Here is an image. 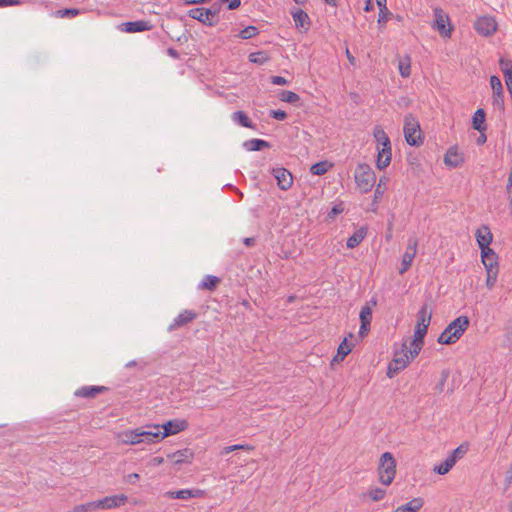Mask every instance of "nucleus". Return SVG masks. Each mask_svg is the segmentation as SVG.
<instances>
[{"label": "nucleus", "instance_id": "6", "mask_svg": "<svg viewBox=\"0 0 512 512\" xmlns=\"http://www.w3.org/2000/svg\"><path fill=\"white\" fill-rule=\"evenodd\" d=\"M151 428L153 429L154 433L157 434V436H154L155 442H159L165 437L175 435L186 430L188 428V422L185 419H175L170 420L163 425H153Z\"/></svg>", "mask_w": 512, "mask_h": 512}, {"label": "nucleus", "instance_id": "54", "mask_svg": "<svg viewBox=\"0 0 512 512\" xmlns=\"http://www.w3.org/2000/svg\"><path fill=\"white\" fill-rule=\"evenodd\" d=\"M270 116L276 120L283 121L287 118V113L283 110H271Z\"/></svg>", "mask_w": 512, "mask_h": 512}, {"label": "nucleus", "instance_id": "24", "mask_svg": "<svg viewBox=\"0 0 512 512\" xmlns=\"http://www.w3.org/2000/svg\"><path fill=\"white\" fill-rule=\"evenodd\" d=\"M123 25L125 26L124 31L128 33L143 32L152 28V24L144 20L126 22Z\"/></svg>", "mask_w": 512, "mask_h": 512}, {"label": "nucleus", "instance_id": "46", "mask_svg": "<svg viewBox=\"0 0 512 512\" xmlns=\"http://www.w3.org/2000/svg\"><path fill=\"white\" fill-rule=\"evenodd\" d=\"M80 14V10L76 8L61 9L56 12V16L60 18L69 17L73 18Z\"/></svg>", "mask_w": 512, "mask_h": 512}, {"label": "nucleus", "instance_id": "18", "mask_svg": "<svg viewBox=\"0 0 512 512\" xmlns=\"http://www.w3.org/2000/svg\"><path fill=\"white\" fill-rule=\"evenodd\" d=\"M197 318V313L193 310H184L177 317L174 318L169 325L168 330L174 331L182 326H185Z\"/></svg>", "mask_w": 512, "mask_h": 512}, {"label": "nucleus", "instance_id": "35", "mask_svg": "<svg viewBox=\"0 0 512 512\" xmlns=\"http://www.w3.org/2000/svg\"><path fill=\"white\" fill-rule=\"evenodd\" d=\"M423 345H424V339L418 338V336L414 335V338L410 342V347H409V349H407V351L411 355V357L415 358L418 356V354L422 350Z\"/></svg>", "mask_w": 512, "mask_h": 512}, {"label": "nucleus", "instance_id": "4", "mask_svg": "<svg viewBox=\"0 0 512 512\" xmlns=\"http://www.w3.org/2000/svg\"><path fill=\"white\" fill-rule=\"evenodd\" d=\"M354 180L362 193H368L375 185L376 175L370 165L360 163L355 169Z\"/></svg>", "mask_w": 512, "mask_h": 512}, {"label": "nucleus", "instance_id": "42", "mask_svg": "<svg viewBox=\"0 0 512 512\" xmlns=\"http://www.w3.org/2000/svg\"><path fill=\"white\" fill-rule=\"evenodd\" d=\"M258 33H259V30L257 27L247 26L239 32L238 37L241 39H250V38L256 36Z\"/></svg>", "mask_w": 512, "mask_h": 512}, {"label": "nucleus", "instance_id": "12", "mask_svg": "<svg viewBox=\"0 0 512 512\" xmlns=\"http://www.w3.org/2000/svg\"><path fill=\"white\" fill-rule=\"evenodd\" d=\"M474 28L479 34L490 36L497 30V23L493 17L483 16L476 20Z\"/></svg>", "mask_w": 512, "mask_h": 512}, {"label": "nucleus", "instance_id": "40", "mask_svg": "<svg viewBox=\"0 0 512 512\" xmlns=\"http://www.w3.org/2000/svg\"><path fill=\"white\" fill-rule=\"evenodd\" d=\"M388 182H389V178H387L385 176H383L379 179V182H378L377 187L374 192L375 200H377L383 196Z\"/></svg>", "mask_w": 512, "mask_h": 512}, {"label": "nucleus", "instance_id": "56", "mask_svg": "<svg viewBox=\"0 0 512 512\" xmlns=\"http://www.w3.org/2000/svg\"><path fill=\"white\" fill-rule=\"evenodd\" d=\"M270 81L272 84L280 86L286 85L288 83L287 79L282 76H271Z\"/></svg>", "mask_w": 512, "mask_h": 512}, {"label": "nucleus", "instance_id": "59", "mask_svg": "<svg viewBox=\"0 0 512 512\" xmlns=\"http://www.w3.org/2000/svg\"><path fill=\"white\" fill-rule=\"evenodd\" d=\"M140 479V475L138 473H131L127 475L126 481L130 484H135Z\"/></svg>", "mask_w": 512, "mask_h": 512}, {"label": "nucleus", "instance_id": "1", "mask_svg": "<svg viewBox=\"0 0 512 512\" xmlns=\"http://www.w3.org/2000/svg\"><path fill=\"white\" fill-rule=\"evenodd\" d=\"M469 324L470 321L467 316L462 315L457 317L451 323H449L444 331L440 334L438 337V342L445 345L456 343L468 329Z\"/></svg>", "mask_w": 512, "mask_h": 512}, {"label": "nucleus", "instance_id": "51", "mask_svg": "<svg viewBox=\"0 0 512 512\" xmlns=\"http://www.w3.org/2000/svg\"><path fill=\"white\" fill-rule=\"evenodd\" d=\"M344 211V205L342 202L335 204L331 211L328 213V217L334 219L338 214Z\"/></svg>", "mask_w": 512, "mask_h": 512}, {"label": "nucleus", "instance_id": "52", "mask_svg": "<svg viewBox=\"0 0 512 512\" xmlns=\"http://www.w3.org/2000/svg\"><path fill=\"white\" fill-rule=\"evenodd\" d=\"M391 16V12L386 8V11L384 8L380 9L379 12V18L378 23L379 24H386Z\"/></svg>", "mask_w": 512, "mask_h": 512}, {"label": "nucleus", "instance_id": "19", "mask_svg": "<svg viewBox=\"0 0 512 512\" xmlns=\"http://www.w3.org/2000/svg\"><path fill=\"white\" fill-rule=\"evenodd\" d=\"M167 458L172 461L174 465L190 464L194 459V452L190 448H184L173 453L167 454Z\"/></svg>", "mask_w": 512, "mask_h": 512}, {"label": "nucleus", "instance_id": "10", "mask_svg": "<svg viewBox=\"0 0 512 512\" xmlns=\"http://www.w3.org/2000/svg\"><path fill=\"white\" fill-rule=\"evenodd\" d=\"M271 174L277 181L279 189L287 191L293 184V176L291 172L284 167H277L271 170Z\"/></svg>", "mask_w": 512, "mask_h": 512}, {"label": "nucleus", "instance_id": "29", "mask_svg": "<svg viewBox=\"0 0 512 512\" xmlns=\"http://www.w3.org/2000/svg\"><path fill=\"white\" fill-rule=\"evenodd\" d=\"M353 344L347 342V338L340 343L337 354L333 358V362H341L352 351Z\"/></svg>", "mask_w": 512, "mask_h": 512}, {"label": "nucleus", "instance_id": "62", "mask_svg": "<svg viewBox=\"0 0 512 512\" xmlns=\"http://www.w3.org/2000/svg\"><path fill=\"white\" fill-rule=\"evenodd\" d=\"M505 83L507 86L508 93L512 99V75L511 74H509L508 78H505Z\"/></svg>", "mask_w": 512, "mask_h": 512}, {"label": "nucleus", "instance_id": "60", "mask_svg": "<svg viewBox=\"0 0 512 512\" xmlns=\"http://www.w3.org/2000/svg\"><path fill=\"white\" fill-rule=\"evenodd\" d=\"M163 463H164V458L161 456H156L150 460L149 465L156 467V466L162 465Z\"/></svg>", "mask_w": 512, "mask_h": 512}, {"label": "nucleus", "instance_id": "2", "mask_svg": "<svg viewBox=\"0 0 512 512\" xmlns=\"http://www.w3.org/2000/svg\"><path fill=\"white\" fill-rule=\"evenodd\" d=\"M378 481L385 486H390L396 476V460L391 452L381 455L378 468Z\"/></svg>", "mask_w": 512, "mask_h": 512}, {"label": "nucleus", "instance_id": "14", "mask_svg": "<svg viewBox=\"0 0 512 512\" xmlns=\"http://www.w3.org/2000/svg\"><path fill=\"white\" fill-rule=\"evenodd\" d=\"M128 497L124 494L107 496L103 499L97 500V508L98 509H113L118 508L127 502Z\"/></svg>", "mask_w": 512, "mask_h": 512}, {"label": "nucleus", "instance_id": "26", "mask_svg": "<svg viewBox=\"0 0 512 512\" xmlns=\"http://www.w3.org/2000/svg\"><path fill=\"white\" fill-rule=\"evenodd\" d=\"M387 495V490L381 487H370L366 492L362 493V499L368 498L373 502L383 500Z\"/></svg>", "mask_w": 512, "mask_h": 512}, {"label": "nucleus", "instance_id": "47", "mask_svg": "<svg viewBox=\"0 0 512 512\" xmlns=\"http://www.w3.org/2000/svg\"><path fill=\"white\" fill-rule=\"evenodd\" d=\"M95 509H98L97 503H96V501H92V502L76 505L73 508L72 512H87V511H91V510H95Z\"/></svg>", "mask_w": 512, "mask_h": 512}, {"label": "nucleus", "instance_id": "5", "mask_svg": "<svg viewBox=\"0 0 512 512\" xmlns=\"http://www.w3.org/2000/svg\"><path fill=\"white\" fill-rule=\"evenodd\" d=\"M154 436H157V434L154 433L151 426H149V430H144L142 428L126 430L120 433L118 438L122 444L135 445L141 442L155 443Z\"/></svg>", "mask_w": 512, "mask_h": 512}, {"label": "nucleus", "instance_id": "20", "mask_svg": "<svg viewBox=\"0 0 512 512\" xmlns=\"http://www.w3.org/2000/svg\"><path fill=\"white\" fill-rule=\"evenodd\" d=\"M108 389L106 386H82L74 392V395L79 398L92 399L98 394L108 391Z\"/></svg>", "mask_w": 512, "mask_h": 512}, {"label": "nucleus", "instance_id": "36", "mask_svg": "<svg viewBox=\"0 0 512 512\" xmlns=\"http://www.w3.org/2000/svg\"><path fill=\"white\" fill-rule=\"evenodd\" d=\"M232 119L246 128H252L253 124L249 117L243 111H236L232 115Z\"/></svg>", "mask_w": 512, "mask_h": 512}, {"label": "nucleus", "instance_id": "48", "mask_svg": "<svg viewBox=\"0 0 512 512\" xmlns=\"http://www.w3.org/2000/svg\"><path fill=\"white\" fill-rule=\"evenodd\" d=\"M500 68L504 74V79L509 77V74L512 75V63L509 60H505L503 58L499 61Z\"/></svg>", "mask_w": 512, "mask_h": 512}, {"label": "nucleus", "instance_id": "22", "mask_svg": "<svg viewBox=\"0 0 512 512\" xmlns=\"http://www.w3.org/2000/svg\"><path fill=\"white\" fill-rule=\"evenodd\" d=\"M481 260L486 271L499 270L498 256L493 249L481 251Z\"/></svg>", "mask_w": 512, "mask_h": 512}, {"label": "nucleus", "instance_id": "3", "mask_svg": "<svg viewBox=\"0 0 512 512\" xmlns=\"http://www.w3.org/2000/svg\"><path fill=\"white\" fill-rule=\"evenodd\" d=\"M404 137L410 146L419 147L424 142V136L418 119L413 114H407L404 118Z\"/></svg>", "mask_w": 512, "mask_h": 512}, {"label": "nucleus", "instance_id": "61", "mask_svg": "<svg viewBox=\"0 0 512 512\" xmlns=\"http://www.w3.org/2000/svg\"><path fill=\"white\" fill-rule=\"evenodd\" d=\"M221 4L214 3L209 9H211L212 19H217V14L220 11Z\"/></svg>", "mask_w": 512, "mask_h": 512}, {"label": "nucleus", "instance_id": "63", "mask_svg": "<svg viewBox=\"0 0 512 512\" xmlns=\"http://www.w3.org/2000/svg\"><path fill=\"white\" fill-rule=\"evenodd\" d=\"M345 54H346V57L348 59V61L350 62L351 65H355L356 63V59L355 57L351 54L350 50L348 48H346V51H345Z\"/></svg>", "mask_w": 512, "mask_h": 512}, {"label": "nucleus", "instance_id": "38", "mask_svg": "<svg viewBox=\"0 0 512 512\" xmlns=\"http://www.w3.org/2000/svg\"><path fill=\"white\" fill-rule=\"evenodd\" d=\"M373 137L375 138L377 144H384L387 141H390L387 133L381 126H375L373 129Z\"/></svg>", "mask_w": 512, "mask_h": 512}, {"label": "nucleus", "instance_id": "17", "mask_svg": "<svg viewBox=\"0 0 512 512\" xmlns=\"http://www.w3.org/2000/svg\"><path fill=\"white\" fill-rule=\"evenodd\" d=\"M475 236L480 250L490 251L491 248L489 246L493 240L490 228L487 225H482L476 230Z\"/></svg>", "mask_w": 512, "mask_h": 512}, {"label": "nucleus", "instance_id": "45", "mask_svg": "<svg viewBox=\"0 0 512 512\" xmlns=\"http://www.w3.org/2000/svg\"><path fill=\"white\" fill-rule=\"evenodd\" d=\"M499 270L492 271H486L487 278H486V286L489 290H492L497 282Z\"/></svg>", "mask_w": 512, "mask_h": 512}, {"label": "nucleus", "instance_id": "31", "mask_svg": "<svg viewBox=\"0 0 512 512\" xmlns=\"http://www.w3.org/2000/svg\"><path fill=\"white\" fill-rule=\"evenodd\" d=\"M332 166H333V164L327 160L320 161L311 166L310 172L313 175L321 176V175H324L325 173H327L332 168Z\"/></svg>", "mask_w": 512, "mask_h": 512}, {"label": "nucleus", "instance_id": "49", "mask_svg": "<svg viewBox=\"0 0 512 512\" xmlns=\"http://www.w3.org/2000/svg\"><path fill=\"white\" fill-rule=\"evenodd\" d=\"M449 377V370H443L441 372V379L440 381L438 382V384L435 386V390L438 392V393H441L443 392L444 390V386H445V383L447 381Z\"/></svg>", "mask_w": 512, "mask_h": 512}, {"label": "nucleus", "instance_id": "37", "mask_svg": "<svg viewBox=\"0 0 512 512\" xmlns=\"http://www.w3.org/2000/svg\"><path fill=\"white\" fill-rule=\"evenodd\" d=\"M454 464L452 463V459L446 458L442 463L436 465L433 468V471L439 475L447 474L452 468Z\"/></svg>", "mask_w": 512, "mask_h": 512}, {"label": "nucleus", "instance_id": "64", "mask_svg": "<svg viewBox=\"0 0 512 512\" xmlns=\"http://www.w3.org/2000/svg\"><path fill=\"white\" fill-rule=\"evenodd\" d=\"M243 243L246 245V246H252L254 245L255 243V239L252 238V237H247V238H244L243 239Z\"/></svg>", "mask_w": 512, "mask_h": 512}, {"label": "nucleus", "instance_id": "43", "mask_svg": "<svg viewBox=\"0 0 512 512\" xmlns=\"http://www.w3.org/2000/svg\"><path fill=\"white\" fill-rule=\"evenodd\" d=\"M492 104L494 107L498 108L499 110L503 111L504 106V93L502 91L493 92L492 97Z\"/></svg>", "mask_w": 512, "mask_h": 512}, {"label": "nucleus", "instance_id": "53", "mask_svg": "<svg viewBox=\"0 0 512 512\" xmlns=\"http://www.w3.org/2000/svg\"><path fill=\"white\" fill-rule=\"evenodd\" d=\"M239 449H247V450H252L253 447L249 446V445H241V444H236V445H232V446H227L223 449V453L224 454H228L232 451H235V450H239Z\"/></svg>", "mask_w": 512, "mask_h": 512}, {"label": "nucleus", "instance_id": "30", "mask_svg": "<svg viewBox=\"0 0 512 512\" xmlns=\"http://www.w3.org/2000/svg\"><path fill=\"white\" fill-rule=\"evenodd\" d=\"M220 283V278L213 275H207L199 283L198 288L201 290L214 291Z\"/></svg>", "mask_w": 512, "mask_h": 512}, {"label": "nucleus", "instance_id": "39", "mask_svg": "<svg viewBox=\"0 0 512 512\" xmlns=\"http://www.w3.org/2000/svg\"><path fill=\"white\" fill-rule=\"evenodd\" d=\"M278 98L283 102H287V103H291V104H294L300 100L299 95L293 91H282L278 95Z\"/></svg>", "mask_w": 512, "mask_h": 512}, {"label": "nucleus", "instance_id": "55", "mask_svg": "<svg viewBox=\"0 0 512 512\" xmlns=\"http://www.w3.org/2000/svg\"><path fill=\"white\" fill-rule=\"evenodd\" d=\"M370 325H371V323L361 322L359 332H358V335L360 338H364L368 335V333L370 331Z\"/></svg>", "mask_w": 512, "mask_h": 512}, {"label": "nucleus", "instance_id": "33", "mask_svg": "<svg viewBox=\"0 0 512 512\" xmlns=\"http://www.w3.org/2000/svg\"><path fill=\"white\" fill-rule=\"evenodd\" d=\"M271 59L266 51L253 52L248 55V60L254 64L263 65Z\"/></svg>", "mask_w": 512, "mask_h": 512}, {"label": "nucleus", "instance_id": "27", "mask_svg": "<svg viewBox=\"0 0 512 512\" xmlns=\"http://www.w3.org/2000/svg\"><path fill=\"white\" fill-rule=\"evenodd\" d=\"M366 235H367V228L360 227L347 239V242H346L347 248L353 249V248L357 247L365 239Z\"/></svg>", "mask_w": 512, "mask_h": 512}, {"label": "nucleus", "instance_id": "25", "mask_svg": "<svg viewBox=\"0 0 512 512\" xmlns=\"http://www.w3.org/2000/svg\"><path fill=\"white\" fill-rule=\"evenodd\" d=\"M424 505V500L421 497H416L409 502L397 507L392 512H418Z\"/></svg>", "mask_w": 512, "mask_h": 512}, {"label": "nucleus", "instance_id": "58", "mask_svg": "<svg viewBox=\"0 0 512 512\" xmlns=\"http://www.w3.org/2000/svg\"><path fill=\"white\" fill-rule=\"evenodd\" d=\"M222 2H229L228 3V9L229 10H234V9H237L240 4H241V0H221Z\"/></svg>", "mask_w": 512, "mask_h": 512}, {"label": "nucleus", "instance_id": "28", "mask_svg": "<svg viewBox=\"0 0 512 512\" xmlns=\"http://www.w3.org/2000/svg\"><path fill=\"white\" fill-rule=\"evenodd\" d=\"M485 111L482 108H479L475 111L472 118V127L473 129L483 133L486 131L487 126L485 124Z\"/></svg>", "mask_w": 512, "mask_h": 512}, {"label": "nucleus", "instance_id": "11", "mask_svg": "<svg viewBox=\"0 0 512 512\" xmlns=\"http://www.w3.org/2000/svg\"><path fill=\"white\" fill-rule=\"evenodd\" d=\"M290 14L293 18L295 28L300 33H306L311 26V20L309 15L300 8H294L290 11Z\"/></svg>", "mask_w": 512, "mask_h": 512}, {"label": "nucleus", "instance_id": "41", "mask_svg": "<svg viewBox=\"0 0 512 512\" xmlns=\"http://www.w3.org/2000/svg\"><path fill=\"white\" fill-rule=\"evenodd\" d=\"M467 450V447L460 445L456 449H454L447 458L452 459V463L455 465L456 462L465 455Z\"/></svg>", "mask_w": 512, "mask_h": 512}, {"label": "nucleus", "instance_id": "57", "mask_svg": "<svg viewBox=\"0 0 512 512\" xmlns=\"http://www.w3.org/2000/svg\"><path fill=\"white\" fill-rule=\"evenodd\" d=\"M20 3V0H0V7L16 6Z\"/></svg>", "mask_w": 512, "mask_h": 512}, {"label": "nucleus", "instance_id": "9", "mask_svg": "<svg viewBox=\"0 0 512 512\" xmlns=\"http://www.w3.org/2000/svg\"><path fill=\"white\" fill-rule=\"evenodd\" d=\"M431 317L432 313L428 310V306L426 304L423 305L417 313V323L414 330L415 336H418V338H425Z\"/></svg>", "mask_w": 512, "mask_h": 512}, {"label": "nucleus", "instance_id": "32", "mask_svg": "<svg viewBox=\"0 0 512 512\" xmlns=\"http://www.w3.org/2000/svg\"><path fill=\"white\" fill-rule=\"evenodd\" d=\"M244 147L248 151H260L264 148H269L270 143L262 139H251L244 143Z\"/></svg>", "mask_w": 512, "mask_h": 512}, {"label": "nucleus", "instance_id": "15", "mask_svg": "<svg viewBox=\"0 0 512 512\" xmlns=\"http://www.w3.org/2000/svg\"><path fill=\"white\" fill-rule=\"evenodd\" d=\"M417 245L418 242L416 239L409 241L406 251L402 257L401 267L399 269L400 274H404L406 271L409 270L417 253Z\"/></svg>", "mask_w": 512, "mask_h": 512}, {"label": "nucleus", "instance_id": "7", "mask_svg": "<svg viewBox=\"0 0 512 512\" xmlns=\"http://www.w3.org/2000/svg\"><path fill=\"white\" fill-rule=\"evenodd\" d=\"M413 359L408 353L406 345L403 344L402 349L394 353V357L387 368V376L393 378L400 371L404 370Z\"/></svg>", "mask_w": 512, "mask_h": 512}, {"label": "nucleus", "instance_id": "21", "mask_svg": "<svg viewBox=\"0 0 512 512\" xmlns=\"http://www.w3.org/2000/svg\"><path fill=\"white\" fill-rule=\"evenodd\" d=\"M464 162L463 154L460 153L457 147H450L444 156V163L450 168H457Z\"/></svg>", "mask_w": 512, "mask_h": 512}, {"label": "nucleus", "instance_id": "50", "mask_svg": "<svg viewBox=\"0 0 512 512\" xmlns=\"http://www.w3.org/2000/svg\"><path fill=\"white\" fill-rule=\"evenodd\" d=\"M490 85H491V88L493 90V92H497V91H502L503 90V86H502V83H501V80L498 76H491L490 77Z\"/></svg>", "mask_w": 512, "mask_h": 512}, {"label": "nucleus", "instance_id": "44", "mask_svg": "<svg viewBox=\"0 0 512 512\" xmlns=\"http://www.w3.org/2000/svg\"><path fill=\"white\" fill-rule=\"evenodd\" d=\"M360 322L371 323L372 321V309L366 304L364 305L359 314Z\"/></svg>", "mask_w": 512, "mask_h": 512}, {"label": "nucleus", "instance_id": "16", "mask_svg": "<svg viewBox=\"0 0 512 512\" xmlns=\"http://www.w3.org/2000/svg\"><path fill=\"white\" fill-rule=\"evenodd\" d=\"M205 495V491L201 489H181L177 491H167L164 496L169 499L201 498Z\"/></svg>", "mask_w": 512, "mask_h": 512}, {"label": "nucleus", "instance_id": "13", "mask_svg": "<svg viewBox=\"0 0 512 512\" xmlns=\"http://www.w3.org/2000/svg\"><path fill=\"white\" fill-rule=\"evenodd\" d=\"M188 16L192 19L198 20L207 26H214L218 19H212L211 9L207 8H193L188 11Z\"/></svg>", "mask_w": 512, "mask_h": 512}, {"label": "nucleus", "instance_id": "8", "mask_svg": "<svg viewBox=\"0 0 512 512\" xmlns=\"http://www.w3.org/2000/svg\"><path fill=\"white\" fill-rule=\"evenodd\" d=\"M434 21L431 24L432 29L437 31L442 37L450 38L453 26L450 17L443 9L436 7L433 9Z\"/></svg>", "mask_w": 512, "mask_h": 512}, {"label": "nucleus", "instance_id": "23", "mask_svg": "<svg viewBox=\"0 0 512 512\" xmlns=\"http://www.w3.org/2000/svg\"><path fill=\"white\" fill-rule=\"evenodd\" d=\"M377 148V159H376V167L379 170L386 169L392 159V149H385V148Z\"/></svg>", "mask_w": 512, "mask_h": 512}, {"label": "nucleus", "instance_id": "34", "mask_svg": "<svg viewBox=\"0 0 512 512\" xmlns=\"http://www.w3.org/2000/svg\"><path fill=\"white\" fill-rule=\"evenodd\" d=\"M399 73L403 78H407L411 74V58L409 55H405L399 60L398 63Z\"/></svg>", "mask_w": 512, "mask_h": 512}]
</instances>
